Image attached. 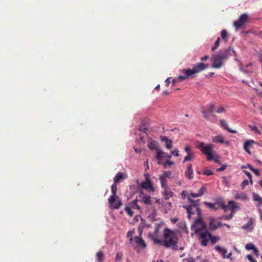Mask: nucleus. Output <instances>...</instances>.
Here are the masks:
<instances>
[{
    "label": "nucleus",
    "instance_id": "1",
    "mask_svg": "<svg viewBox=\"0 0 262 262\" xmlns=\"http://www.w3.org/2000/svg\"><path fill=\"white\" fill-rule=\"evenodd\" d=\"M178 238L176 233L169 228L164 230V240L162 244L167 248H171L173 250L179 249L178 247Z\"/></svg>",
    "mask_w": 262,
    "mask_h": 262
},
{
    "label": "nucleus",
    "instance_id": "2",
    "mask_svg": "<svg viewBox=\"0 0 262 262\" xmlns=\"http://www.w3.org/2000/svg\"><path fill=\"white\" fill-rule=\"evenodd\" d=\"M196 147L197 148L199 149L204 155H206L207 160L210 161L214 160L215 162L220 163V160L218 159L214 158L212 144H208L205 145V143L203 142H199Z\"/></svg>",
    "mask_w": 262,
    "mask_h": 262
},
{
    "label": "nucleus",
    "instance_id": "3",
    "mask_svg": "<svg viewBox=\"0 0 262 262\" xmlns=\"http://www.w3.org/2000/svg\"><path fill=\"white\" fill-rule=\"evenodd\" d=\"M188 200L191 205H184L183 206V208L187 210V213L188 214V218L190 219L191 216L194 214L195 211L197 212L198 216L201 215V210L196 202L190 198L189 196L188 197Z\"/></svg>",
    "mask_w": 262,
    "mask_h": 262
},
{
    "label": "nucleus",
    "instance_id": "4",
    "mask_svg": "<svg viewBox=\"0 0 262 262\" xmlns=\"http://www.w3.org/2000/svg\"><path fill=\"white\" fill-rule=\"evenodd\" d=\"M208 67V64H204L202 62H199L193 65L192 69H184L183 72L185 73L186 77H190L193 75L200 73L201 71L206 69Z\"/></svg>",
    "mask_w": 262,
    "mask_h": 262
},
{
    "label": "nucleus",
    "instance_id": "5",
    "mask_svg": "<svg viewBox=\"0 0 262 262\" xmlns=\"http://www.w3.org/2000/svg\"><path fill=\"white\" fill-rule=\"evenodd\" d=\"M117 184L114 183V184L112 185L111 190L112 195L108 199V201L110 204L112 205V207L115 209H119L122 205V202L120 200H118L117 203H115L116 199H118V197L116 195L117 191Z\"/></svg>",
    "mask_w": 262,
    "mask_h": 262
},
{
    "label": "nucleus",
    "instance_id": "6",
    "mask_svg": "<svg viewBox=\"0 0 262 262\" xmlns=\"http://www.w3.org/2000/svg\"><path fill=\"white\" fill-rule=\"evenodd\" d=\"M206 228V225L203 222L201 215L199 216L192 225L191 229L194 230L196 234H199L200 232Z\"/></svg>",
    "mask_w": 262,
    "mask_h": 262
},
{
    "label": "nucleus",
    "instance_id": "7",
    "mask_svg": "<svg viewBox=\"0 0 262 262\" xmlns=\"http://www.w3.org/2000/svg\"><path fill=\"white\" fill-rule=\"evenodd\" d=\"M163 225V223L161 222L160 223L156 224L155 231L154 233H149L148 237L150 239H151L155 244H157L158 245H161L162 244L163 241L158 238V234L159 232L160 227L161 225Z\"/></svg>",
    "mask_w": 262,
    "mask_h": 262
},
{
    "label": "nucleus",
    "instance_id": "8",
    "mask_svg": "<svg viewBox=\"0 0 262 262\" xmlns=\"http://www.w3.org/2000/svg\"><path fill=\"white\" fill-rule=\"evenodd\" d=\"M148 125V121L146 120H143L141 121V125L139 126V130L143 133V135H139L140 136V142L144 143L145 141L144 140L145 137H148V135L146 133L147 127Z\"/></svg>",
    "mask_w": 262,
    "mask_h": 262
},
{
    "label": "nucleus",
    "instance_id": "9",
    "mask_svg": "<svg viewBox=\"0 0 262 262\" xmlns=\"http://www.w3.org/2000/svg\"><path fill=\"white\" fill-rule=\"evenodd\" d=\"M211 61L212 62V68L219 69L224 64V60L217 54L212 56Z\"/></svg>",
    "mask_w": 262,
    "mask_h": 262
},
{
    "label": "nucleus",
    "instance_id": "10",
    "mask_svg": "<svg viewBox=\"0 0 262 262\" xmlns=\"http://www.w3.org/2000/svg\"><path fill=\"white\" fill-rule=\"evenodd\" d=\"M198 235H199V239L201 245L204 247L207 246L209 237L211 236V233L206 230L204 231L200 232Z\"/></svg>",
    "mask_w": 262,
    "mask_h": 262
},
{
    "label": "nucleus",
    "instance_id": "11",
    "mask_svg": "<svg viewBox=\"0 0 262 262\" xmlns=\"http://www.w3.org/2000/svg\"><path fill=\"white\" fill-rule=\"evenodd\" d=\"M232 53H233L235 56H236L235 51L230 47L227 49L220 50L217 54L224 60H225L231 56Z\"/></svg>",
    "mask_w": 262,
    "mask_h": 262
},
{
    "label": "nucleus",
    "instance_id": "12",
    "mask_svg": "<svg viewBox=\"0 0 262 262\" xmlns=\"http://www.w3.org/2000/svg\"><path fill=\"white\" fill-rule=\"evenodd\" d=\"M214 107L215 104L214 103H211L209 104L208 107L209 113H207L204 107H202L201 113L203 114L204 118H205L206 120L212 121L210 118V117L211 116V114L214 112Z\"/></svg>",
    "mask_w": 262,
    "mask_h": 262
},
{
    "label": "nucleus",
    "instance_id": "13",
    "mask_svg": "<svg viewBox=\"0 0 262 262\" xmlns=\"http://www.w3.org/2000/svg\"><path fill=\"white\" fill-rule=\"evenodd\" d=\"M249 17H239V19L235 21L233 25L235 28L236 31L242 28L244 25L249 21Z\"/></svg>",
    "mask_w": 262,
    "mask_h": 262
},
{
    "label": "nucleus",
    "instance_id": "14",
    "mask_svg": "<svg viewBox=\"0 0 262 262\" xmlns=\"http://www.w3.org/2000/svg\"><path fill=\"white\" fill-rule=\"evenodd\" d=\"M222 226V223L220 222H216V219L213 217H210L209 228L211 231L217 229L219 227Z\"/></svg>",
    "mask_w": 262,
    "mask_h": 262
},
{
    "label": "nucleus",
    "instance_id": "15",
    "mask_svg": "<svg viewBox=\"0 0 262 262\" xmlns=\"http://www.w3.org/2000/svg\"><path fill=\"white\" fill-rule=\"evenodd\" d=\"M212 141L214 143L225 144L227 146H229L230 145V142L229 141L225 140L224 137L221 135L212 137Z\"/></svg>",
    "mask_w": 262,
    "mask_h": 262
},
{
    "label": "nucleus",
    "instance_id": "16",
    "mask_svg": "<svg viewBox=\"0 0 262 262\" xmlns=\"http://www.w3.org/2000/svg\"><path fill=\"white\" fill-rule=\"evenodd\" d=\"M140 187L149 192H153L155 191L154 186L151 181H145L143 182L140 184Z\"/></svg>",
    "mask_w": 262,
    "mask_h": 262
},
{
    "label": "nucleus",
    "instance_id": "17",
    "mask_svg": "<svg viewBox=\"0 0 262 262\" xmlns=\"http://www.w3.org/2000/svg\"><path fill=\"white\" fill-rule=\"evenodd\" d=\"M242 228L244 230H250V231H252L254 228L253 219L250 218L248 222L242 226Z\"/></svg>",
    "mask_w": 262,
    "mask_h": 262
},
{
    "label": "nucleus",
    "instance_id": "18",
    "mask_svg": "<svg viewBox=\"0 0 262 262\" xmlns=\"http://www.w3.org/2000/svg\"><path fill=\"white\" fill-rule=\"evenodd\" d=\"M254 143H255V142L253 140H247L244 143V149L249 155L251 154L250 148Z\"/></svg>",
    "mask_w": 262,
    "mask_h": 262
},
{
    "label": "nucleus",
    "instance_id": "19",
    "mask_svg": "<svg viewBox=\"0 0 262 262\" xmlns=\"http://www.w3.org/2000/svg\"><path fill=\"white\" fill-rule=\"evenodd\" d=\"M193 172L191 164H189L187 167L185 176L188 179H192L193 177Z\"/></svg>",
    "mask_w": 262,
    "mask_h": 262
},
{
    "label": "nucleus",
    "instance_id": "20",
    "mask_svg": "<svg viewBox=\"0 0 262 262\" xmlns=\"http://www.w3.org/2000/svg\"><path fill=\"white\" fill-rule=\"evenodd\" d=\"M229 209L231 210V213L234 215L236 209L239 208L238 205L234 201H230L228 202Z\"/></svg>",
    "mask_w": 262,
    "mask_h": 262
},
{
    "label": "nucleus",
    "instance_id": "21",
    "mask_svg": "<svg viewBox=\"0 0 262 262\" xmlns=\"http://www.w3.org/2000/svg\"><path fill=\"white\" fill-rule=\"evenodd\" d=\"M162 141H164L166 143V147L170 149L172 148V141L171 140L168 139L166 136H161L160 137Z\"/></svg>",
    "mask_w": 262,
    "mask_h": 262
},
{
    "label": "nucleus",
    "instance_id": "22",
    "mask_svg": "<svg viewBox=\"0 0 262 262\" xmlns=\"http://www.w3.org/2000/svg\"><path fill=\"white\" fill-rule=\"evenodd\" d=\"M253 200L254 201L257 202L256 204V207L258 208H260V206H262V198L260 196V195L256 193H253Z\"/></svg>",
    "mask_w": 262,
    "mask_h": 262
},
{
    "label": "nucleus",
    "instance_id": "23",
    "mask_svg": "<svg viewBox=\"0 0 262 262\" xmlns=\"http://www.w3.org/2000/svg\"><path fill=\"white\" fill-rule=\"evenodd\" d=\"M234 198L237 200H242L243 201L248 200L247 195L243 192L236 193L234 195Z\"/></svg>",
    "mask_w": 262,
    "mask_h": 262
},
{
    "label": "nucleus",
    "instance_id": "24",
    "mask_svg": "<svg viewBox=\"0 0 262 262\" xmlns=\"http://www.w3.org/2000/svg\"><path fill=\"white\" fill-rule=\"evenodd\" d=\"M173 193L170 190L169 188L164 189L163 195L166 200L169 199L172 197Z\"/></svg>",
    "mask_w": 262,
    "mask_h": 262
},
{
    "label": "nucleus",
    "instance_id": "25",
    "mask_svg": "<svg viewBox=\"0 0 262 262\" xmlns=\"http://www.w3.org/2000/svg\"><path fill=\"white\" fill-rule=\"evenodd\" d=\"M214 249L217 251L219 253L222 254L223 258H224V256H225L227 252V250L225 248H222L220 247L219 245L215 246L214 247Z\"/></svg>",
    "mask_w": 262,
    "mask_h": 262
},
{
    "label": "nucleus",
    "instance_id": "26",
    "mask_svg": "<svg viewBox=\"0 0 262 262\" xmlns=\"http://www.w3.org/2000/svg\"><path fill=\"white\" fill-rule=\"evenodd\" d=\"M150 141L148 145V148L151 150H157L159 149L157 143L155 141L151 140V138H150Z\"/></svg>",
    "mask_w": 262,
    "mask_h": 262
},
{
    "label": "nucleus",
    "instance_id": "27",
    "mask_svg": "<svg viewBox=\"0 0 262 262\" xmlns=\"http://www.w3.org/2000/svg\"><path fill=\"white\" fill-rule=\"evenodd\" d=\"M135 240L136 242L139 246H140L144 248L146 247V244L142 237L136 236Z\"/></svg>",
    "mask_w": 262,
    "mask_h": 262
},
{
    "label": "nucleus",
    "instance_id": "28",
    "mask_svg": "<svg viewBox=\"0 0 262 262\" xmlns=\"http://www.w3.org/2000/svg\"><path fill=\"white\" fill-rule=\"evenodd\" d=\"M156 151H157V155L156 156V158L158 161V163L159 164H161L160 161L163 158L164 154H165V152H163L160 149H159Z\"/></svg>",
    "mask_w": 262,
    "mask_h": 262
},
{
    "label": "nucleus",
    "instance_id": "29",
    "mask_svg": "<svg viewBox=\"0 0 262 262\" xmlns=\"http://www.w3.org/2000/svg\"><path fill=\"white\" fill-rule=\"evenodd\" d=\"M123 173L121 172H119L117 173L115 177L114 178L115 183L118 184L120 181L123 178Z\"/></svg>",
    "mask_w": 262,
    "mask_h": 262
},
{
    "label": "nucleus",
    "instance_id": "30",
    "mask_svg": "<svg viewBox=\"0 0 262 262\" xmlns=\"http://www.w3.org/2000/svg\"><path fill=\"white\" fill-rule=\"evenodd\" d=\"M143 202L146 205H151L152 202L151 198L150 196L144 195L143 196Z\"/></svg>",
    "mask_w": 262,
    "mask_h": 262
},
{
    "label": "nucleus",
    "instance_id": "31",
    "mask_svg": "<svg viewBox=\"0 0 262 262\" xmlns=\"http://www.w3.org/2000/svg\"><path fill=\"white\" fill-rule=\"evenodd\" d=\"M204 204L208 208L214 211L217 210L219 208V206H216V204L214 203H212L208 202H204Z\"/></svg>",
    "mask_w": 262,
    "mask_h": 262
},
{
    "label": "nucleus",
    "instance_id": "32",
    "mask_svg": "<svg viewBox=\"0 0 262 262\" xmlns=\"http://www.w3.org/2000/svg\"><path fill=\"white\" fill-rule=\"evenodd\" d=\"M221 37L225 42H227L228 40V33L226 30H223L221 33Z\"/></svg>",
    "mask_w": 262,
    "mask_h": 262
},
{
    "label": "nucleus",
    "instance_id": "33",
    "mask_svg": "<svg viewBox=\"0 0 262 262\" xmlns=\"http://www.w3.org/2000/svg\"><path fill=\"white\" fill-rule=\"evenodd\" d=\"M159 180L160 181L161 186L163 188L166 189L169 188L167 185L166 183V181L163 176H160L159 178Z\"/></svg>",
    "mask_w": 262,
    "mask_h": 262
},
{
    "label": "nucleus",
    "instance_id": "34",
    "mask_svg": "<svg viewBox=\"0 0 262 262\" xmlns=\"http://www.w3.org/2000/svg\"><path fill=\"white\" fill-rule=\"evenodd\" d=\"M104 254L102 251H98L97 253V258L98 262H103Z\"/></svg>",
    "mask_w": 262,
    "mask_h": 262
},
{
    "label": "nucleus",
    "instance_id": "35",
    "mask_svg": "<svg viewBox=\"0 0 262 262\" xmlns=\"http://www.w3.org/2000/svg\"><path fill=\"white\" fill-rule=\"evenodd\" d=\"M209 239H210V243L212 245L214 244L215 243L218 242L220 240V238L218 236L212 235L211 234V236L209 237Z\"/></svg>",
    "mask_w": 262,
    "mask_h": 262
},
{
    "label": "nucleus",
    "instance_id": "36",
    "mask_svg": "<svg viewBox=\"0 0 262 262\" xmlns=\"http://www.w3.org/2000/svg\"><path fill=\"white\" fill-rule=\"evenodd\" d=\"M220 38L218 37L215 42L214 43L213 45L211 47V50L212 51H214L215 50H216L219 46L220 43Z\"/></svg>",
    "mask_w": 262,
    "mask_h": 262
},
{
    "label": "nucleus",
    "instance_id": "37",
    "mask_svg": "<svg viewBox=\"0 0 262 262\" xmlns=\"http://www.w3.org/2000/svg\"><path fill=\"white\" fill-rule=\"evenodd\" d=\"M233 213H230L229 215H225L220 217L221 220H230L233 217Z\"/></svg>",
    "mask_w": 262,
    "mask_h": 262
},
{
    "label": "nucleus",
    "instance_id": "38",
    "mask_svg": "<svg viewBox=\"0 0 262 262\" xmlns=\"http://www.w3.org/2000/svg\"><path fill=\"white\" fill-rule=\"evenodd\" d=\"M221 125L222 127H223L224 129H226L227 130L229 129L228 124L227 122L224 119H222L220 121Z\"/></svg>",
    "mask_w": 262,
    "mask_h": 262
},
{
    "label": "nucleus",
    "instance_id": "39",
    "mask_svg": "<svg viewBox=\"0 0 262 262\" xmlns=\"http://www.w3.org/2000/svg\"><path fill=\"white\" fill-rule=\"evenodd\" d=\"M218 206H219V207L220 206L224 210V211L225 212L227 211V210L229 208L228 204L227 205H226L224 203H222V202L219 203Z\"/></svg>",
    "mask_w": 262,
    "mask_h": 262
},
{
    "label": "nucleus",
    "instance_id": "40",
    "mask_svg": "<svg viewBox=\"0 0 262 262\" xmlns=\"http://www.w3.org/2000/svg\"><path fill=\"white\" fill-rule=\"evenodd\" d=\"M255 247V245L251 243L247 244L245 246L246 249L248 250H253Z\"/></svg>",
    "mask_w": 262,
    "mask_h": 262
},
{
    "label": "nucleus",
    "instance_id": "41",
    "mask_svg": "<svg viewBox=\"0 0 262 262\" xmlns=\"http://www.w3.org/2000/svg\"><path fill=\"white\" fill-rule=\"evenodd\" d=\"M125 210L130 216H133L134 213L130 207L126 206L125 208Z\"/></svg>",
    "mask_w": 262,
    "mask_h": 262
},
{
    "label": "nucleus",
    "instance_id": "42",
    "mask_svg": "<svg viewBox=\"0 0 262 262\" xmlns=\"http://www.w3.org/2000/svg\"><path fill=\"white\" fill-rule=\"evenodd\" d=\"M203 174L207 176H212L213 172L210 169H205L203 171Z\"/></svg>",
    "mask_w": 262,
    "mask_h": 262
},
{
    "label": "nucleus",
    "instance_id": "43",
    "mask_svg": "<svg viewBox=\"0 0 262 262\" xmlns=\"http://www.w3.org/2000/svg\"><path fill=\"white\" fill-rule=\"evenodd\" d=\"M235 60H236V61H237L239 62V63H240L239 70H240V71H242V72H243V73H245V74H247V73H250V72H249L248 70H246V69H245L244 68H243V67H242L243 64H242V63L241 62H240V61H239L238 60H237V59H236Z\"/></svg>",
    "mask_w": 262,
    "mask_h": 262
},
{
    "label": "nucleus",
    "instance_id": "44",
    "mask_svg": "<svg viewBox=\"0 0 262 262\" xmlns=\"http://www.w3.org/2000/svg\"><path fill=\"white\" fill-rule=\"evenodd\" d=\"M192 158V154L188 153L187 155L185 157L183 163H185L187 161H190Z\"/></svg>",
    "mask_w": 262,
    "mask_h": 262
},
{
    "label": "nucleus",
    "instance_id": "45",
    "mask_svg": "<svg viewBox=\"0 0 262 262\" xmlns=\"http://www.w3.org/2000/svg\"><path fill=\"white\" fill-rule=\"evenodd\" d=\"M174 163L171 161L167 160L163 164V167L164 168H167L168 165H172Z\"/></svg>",
    "mask_w": 262,
    "mask_h": 262
},
{
    "label": "nucleus",
    "instance_id": "46",
    "mask_svg": "<svg viewBox=\"0 0 262 262\" xmlns=\"http://www.w3.org/2000/svg\"><path fill=\"white\" fill-rule=\"evenodd\" d=\"M244 173L246 174V175L249 178L250 180V183L251 184H253V181L252 179V175L248 171L245 170Z\"/></svg>",
    "mask_w": 262,
    "mask_h": 262
},
{
    "label": "nucleus",
    "instance_id": "47",
    "mask_svg": "<svg viewBox=\"0 0 262 262\" xmlns=\"http://www.w3.org/2000/svg\"><path fill=\"white\" fill-rule=\"evenodd\" d=\"M206 190V188L204 186H202L199 190L198 193L200 194V195L201 196H202L205 192Z\"/></svg>",
    "mask_w": 262,
    "mask_h": 262
},
{
    "label": "nucleus",
    "instance_id": "48",
    "mask_svg": "<svg viewBox=\"0 0 262 262\" xmlns=\"http://www.w3.org/2000/svg\"><path fill=\"white\" fill-rule=\"evenodd\" d=\"M122 254L117 253L116 257H115V260L116 262H119L122 259Z\"/></svg>",
    "mask_w": 262,
    "mask_h": 262
},
{
    "label": "nucleus",
    "instance_id": "49",
    "mask_svg": "<svg viewBox=\"0 0 262 262\" xmlns=\"http://www.w3.org/2000/svg\"><path fill=\"white\" fill-rule=\"evenodd\" d=\"M172 173L170 171H164L163 172V177L165 178H170Z\"/></svg>",
    "mask_w": 262,
    "mask_h": 262
},
{
    "label": "nucleus",
    "instance_id": "50",
    "mask_svg": "<svg viewBox=\"0 0 262 262\" xmlns=\"http://www.w3.org/2000/svg\"><path fill=\"white\" fill-rule=\"evenodd\" d=\"M249 184V181L247 180H245L243 181V182L241 184V188L242 189H244L245 187L248 185Z\"/></svg>",
    "mask_w": 262,
    "mask_h": 262
},
{
    "label": "nucleus",
    "instance_id": "51",
    "mask_svg": "<svg viewBox=\"0 0 262 262\" xmlns=\"http://www.w3.org/2000/svg\"><path fill=\"white\" fill-rule=\"evenodd\" d=\"M225 108L224 106H221L216 110V112L217 113L220 114L225 112Z\"/></svg>",
    "mask_w": 262,
    "mask_h": 262
},
{
    "label": "nucleus",
    "instance_id": "52",
    "mask_svg": "<svg viewBox=\"0 0 262 262\" xmlns=\"http://www.w3.org/2000/svg\"><path fill=\"white\" fill-rule=\"evenodd\" d=\"M246 257L250 262H257V261L250 254L247 255Z\"/></svg>",
    "mask_w": 262,
    "mask_h": 262
},
{
    "label": "nucleus",
    "instance_id": "53",
    "mask_svg": "<svg viewBox=\"0 0 262 262\" xmlns=\"http://www.w3.org/2000/svg\"><path fill=\"white\" fill-rule=\"evenodd\" d=\"M134 233V231H129L127 233V237L129 238V239L130 241L133 240V234Z\"/></svg>",
    "mask_w": 262,
    "mask_h": 262
},
{
    "label": "nucleus",
    "instance_id": "54",
    "mask_svg": "<svg viewBox=\"0 0 262 262\" xmlns=\"http://www.w3.org/2000/svg\"><path fill=\"white\" fill-rule=\"evenodd\" d=\"M195 260L192 257H188L183 259V262H194Z\"/></svg>",
    "mask_w": 262,
    "mask_h": 262
},
{
    "label": "nucleus",
    "instance_id": "55",
    "mask_svg": "<svg viewBox=\"0 0 262 262\" xmlns=\"http://www.w3.org/2000/svg\"><path fill=\"white\" fill-rule=\"evenodd\" d=\"M132 205L134 207H136L137 209H140V207L139 206L138 203H137V201L136 200H134L132 202Z\"/></svg>",
    "mask_w": 262,
    "mask_h": 262
},
{
    "label": "nucleus",
    "instance_id": "56",
    "mask_svg": "<svg viewBox=\"0 0 262 262\" xmlns=\"http://www.w3.org/2000/svg\"><path fill=\"white\" fill-rule=\"evenodd\" d=\"M226 167V165H222L220 168L217 169V171H223L225 170Z\"/></svg>",
    "mask_w": 262,
    "mask_h": 262
},
{
    "label": "nucleus",
    "instance_id": "57",
    "mask_svg": "<svg viewBox=\"0 0 262 262\" xmlns=\"http://www.w3.org/2000/svg\"><path fill=\"white\" fill-rule=\"evenodd\" d=\"M231 255H232V253L230 252L229 254H228L227 255L226 254V255L225 256H224V259L227 258V259H229L232 260L233 259L231 257Z\"/></svg>",
    "mask_w": 262,
    "mask_h": 262
},
{
    "label": "nucleus",
    "instance_id": "58",
    "mask_svg": "<svg viewBox=\"0 0 262 262\" xmlns=\"http://www.w3.org/2000/svg\"><path fill=\"white\" fill-rule=\"evenodd\" d=\"M171 155H173L174 156H176V157H178L179 154V151L178 150H174L173 151H171Z\"/></svg>",
    "mask_w": 262,
    "mask_h": 262
},
{
    "label": "nucleus",
    "instance_id": "59",
    "mask_svg": "<svg viewBox=\"0 0 262 262\" xmlns=\"http://www.w3.org/2000/svg\"><path fill=\"white\" fill-rule=\"evenodd\" d=\"M190 195L193 197V198H197V197H200L201 196L200 195V194H199V193H193V192H191L190 193Z\"/></svg>",
    "mask_w": 262,
    "mask_h": 262
},
{
    "label": "nucleus",
    "instance_id": "60",
    "mask_svg": "<svg viewBox=\"0 0 262 262\" xmlns=\"http://www.w3.org/2000/svg\"><path fill=\"white\" fill-rule=\"evenodd\" d=\"M249 127L252 130H254V131H257L258 130V129H257V126H252V125H249Z\"/></svg>",
    "mask_w": 262,
    "mask_h": 262
},
{
    "label": "nucleus",
    "instance_id": "61",
    "mask_svg": "<svg viewBox=\"0 0 262 262\" xmlns=\"http://www.w3.org/2000/svg\"><path fill=\"white\" fill-rule=\"evenodd\" d=\"M170 78L168 77L165 81V85H166V86H168L169 85V83L170 82Z\"/></svg>",
    "mask_w": 262,
    "mask_h": 262
},
{
    "label": "nucleus",
    "instance_id": "62",
    "mask_svg": "<svg viewBox=\"0 0 262 262\" xmlns=\"http://www.w3.org/2000/svg\"><path fill=\"white\" fill-rule=\"evenodd\" d=\"M144 176L145 178V181H151V180L150 179L149 174L148 173H145Z\"/></svg>",
    "mask_w": 262,
    "mask_h": 262
},
{
    "label": "nucleus",
    "instance_id": "63",
    "mask_svg": "<svg viewBox=\"0 0 262 262\" xmlns=\"http://www.w3.org/2000/svg\"><path fill=\"white\" fill-rule=\"evenodd\" d=\"M253 172L254 173V174H255V175H256L257 176H260V172H259V170H258V169H255L254 170H253Z\"/></svg>",
    "mask_w": 262,
    "mask_h": 262
},
{
    "label": "nucleus",
    "instance_id": "64",
    "mask_svg": "<svg viewBox=\"0 0 262 262\" xmlns=\"http://www.w3.org/2000/svg\"><path fill=\"white\" fill-rule=\"evenodd\" d=\"M209 58V56L208 55H205L203 57H202L201 58V60L203 61H205L206 60H207Z\"/></svg>",
    "mask_w": 262,
    "mask_h": 262
}]
</instances>
